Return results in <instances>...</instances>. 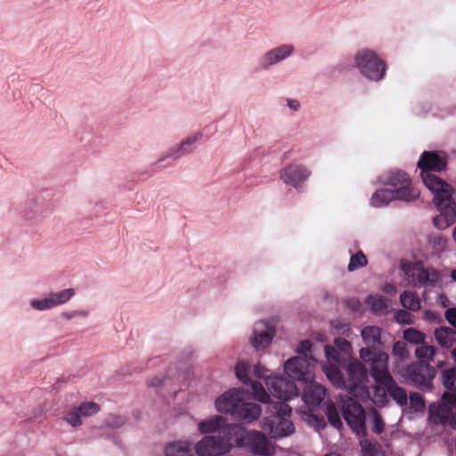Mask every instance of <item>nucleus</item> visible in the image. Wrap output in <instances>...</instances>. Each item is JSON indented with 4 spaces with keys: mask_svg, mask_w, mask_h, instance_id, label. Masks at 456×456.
Instances as JSON below:
<instances>
[{
    "mask_svg": "<svg viewBox=\"0 0 456 456\" xmlns=\"http://www.w3.org/2000/svg\"><path fill=\"white\" fill-rule=\"evenodd\" d=\"M418 167L420 169L421 178L426 187L434 194V203L446 220L444 227L454 221L456 210L452 199V186L439 176L431 172H441L447 167V156L442 151H425L419 157ZM439 217L434 218V224L438 228Z\"/></svg>",
    "mask_w": 456,
    "mask_h": 456,
    "instance_id": "f257e3e1",
    "label": "nucleus"
},
{
    "mask_svg": "<svg viewBox=\"0 0 456 456\" xmlns=\"http://www.w3.org/2000/svg\"><path fill=\"white\" fill-rule=\"evenodd\" d=\"M269 407L273 413L265 419L264 430L275 439L291 435L295 430L289 419L291 407L283 402L271 403Z\"/></svg>",
    "mask_w": 456,
    "mask_h": 456,
    "instance_id": "f03ea898",
    "label": "nucleus"
},
{
    "mask_svg": "<svg viewBox=\"0 0 456 456\" xmlns=\"http://www.w3.org/2000/svg\"><path fill=\"white\" fill-rule=\"evenodd\" d=\"M223 434L207 436L195 445L198 456H218L230 452L232 449V428L224 429Z\"/></svg>",
    "mask_w": 456,
    "mask_h": 456,
    "instance_id": "7ed1b4c3",
    "label": "nucleus"
},
{
    "mask_svg": "<svg viewBox=\"0 0 456 456\" xmlns=\"http://www.w3.org/2000/svg\"><path fill=\"white\" fill-rule=\"evenodd\" d=\"M361 359L370 365L371 377L378 384H384L392 380V376L388 371V354L381 350L372 348H362L359 352Z\"/></svg>",
    "mask_w": 456,
    "mask_h": 456,
    "instance_id": "20e7f679",
    "label": "nucleus"
},
{
    "mask_svg": "<svg viewBox=\"0 0 456 456\" xmlns=\"http://www.w3.org/2000/svg\"><path fill=\"white\" fill-rule=\"evenodd\" d=\"M234 435L237 445L248 449L254 454L270 456L273 453V447L261 431L240 429Z\"/></svg>",
    "mask_w": 456,
    "mask_h": 456,
    "instance_id": "39448f33",
    "label": "nucleus"
},
{
    "mask_svg": "<svg viewBox=\"0 0 456 456\" xmlns=\"http://www.w3.org/2000/svg\"><path fill=\"white\" fill-rule=\"evenodd\" d=\"M354 60L361 73L370 80L379 81L383 77L386 64L375 52L369 49L360 50Z\"/></svg>",
    "mask_w": 456,
    "mask_h": 456,
    "instance_id": "423d86ee",
    "label": "nucleus"
},
{
    "mask_svg": "<svg viewBox=\"0 0 456 456\" xmlns=\"http://www.w3.org/2000/svg\"><path fill=\"white\" fill-rule=\"evenodd\" d=\"M406 381L415 387L425 389L431 387L436 370L428 362H414L402 370Z\"/></svg>",
    "mask_w": 456,
    "mask_h": 456,
    "instance_id": "0eeeda50",
    "label": "nucleus"
},
{
    "mask_svg": "<svg viewBox=\"0 0 456 456\" xmlns=\"http://www.w3.org/2000/svg\"><path fill=\"white\" fill-rule=\"evenodd\" d=\"M402 269L407 276L408 283L412 287L434 286L440 278L437 271L425 269L420 263H403Z\"/></svg>",
    "mask_w": 456,
    "mask_h": 456,
    "instance_id": "6e6552de",
    "label": "nucleus"
},
{
    "mask_svg": "<svg viewBox=\"0 0 456 456\" xmlns=\"http://www.w3.org/2000/svg\"><path fill=\"white\" fill-rule=\"evenodd\" d=\"M346 389L354 396L363 395L367 392L362 390L367 380V369L365 365L357 359L351 360L346 365Z\"/></svg>",
    "mask_w": 456,
    "mask_h": 456,
    "instance_id": "1a4fd4ad",
    "label": "nucleus"
},
{
    "mask_svg": "<svg viewBox=\"0 0 456 456\" xmlns=\"http://www.w3.org/2000/svg\"><path fill=\"white\" fill-rule=\"evenodd\" d=\"M343 417L347 425L359 436L367 435L365 427V411L355 400L349 398L345 401L342 406Z\"/></svg>",
    "mask_w": 456,
    "mask_h": 456,
    "instance_id": "9d476101",
    "label": "nucleus"
},
{
    "mask_svg": "<svg viewBox=\"0 0 456 456\" xmlns=\"http://www.w3.org/2000/svg\"><path fill=\"white\" fill-rule=\"evenodd\" d=\"M442 399L441 406L430 409V419L435 424L449 423L456 428V393L444 392Z\"/></svg>",
    "mask_w": 456,
    "mask_h": 456,
    "instance_id": "9b49d317",
    "label": "nucleus"
},
{
    "mask_svg": "<svg viewBox=\"0 0 456 456\" xmlns=\"http://www.w3.org/2000/svg\"><path fill=\"white\" fill-rule=\"evenodd\" d=\"M314 364L301 355L288 360L284 364L286 374L294 380L308 383L314 379Z\"/></svg>",
    "mask_w": 456,
    "mask_h": 456,
    "instance_id": "f8f14e48",
    "label": "nucleus"
},
{
    "mask_svg": "<svg viewBox=\"0 0 456 456\" xmlns=\"http://www.w3.org/2000/svg\"><path fill=\"white\" fill-rule=\"evenodd\" d=\"M265 385L269 392L276 398L286 403L297 396V387L294 381L286 377L273 376L268 377Z\"/></svg>",
    "mask_w": 456,
    "mask_h": 456,
    "instance_id": "ddd939ff",
    "label": "nucleus"
},
{
    "mask_svg": "<svg viewBox=\"0 0 456 456\" xmlns=\"http://www.w3.org/2000/svg\"><path fill=\"white\" fill-rule=\"evenodd\" d=\"M311 172L301 164H289L280 173V178L289 185L297 188L310 175Z\"/></svg>",
    "mask_w": 456,
    "mask_h": 456,
    "instance_id": "4468645a",
    "label": "nucleus"
},
{
    "mask_svg": "<svg viewBox=\"0 0 456 456\" xmlns=\"http://www.w3.org/2000/svg\"><path fill=\"white\" fill-rule=\"evenodd\" d=\"M241 400V390L233 388L226 391L216 400V408L218 411L230 413L233 417Z\"/></svg>",
    "mask_w": 456,
    "mask_h": 456,
    "instance_id": "2eb2a0df",
    "label": "nucleus"
},
{
    "mask_svg": "<svg viewBox=\"0 0 456 456\" xmlns=\"http://www.w3.org/2000/svg\"><path fill=\"white\" fill-rule=\"evenodd\" d=\"M326 396V388L315 382L308 381L304 387L302 400L308 407H315L321 404ZM311 410V408H309Z\"/></svg>",
    "mask_w": 456,
    "mask_h": 456,
    "instance_id": "dca6fc26",
    "label": "nucleus"
},
{
    "mask_svg": "<svg viewBox=\"0 0 456 456\" xmlns=\"http://www.w3.org/2000/svg\"><path fill=\"white\" fill-rule=\"evenodd\" d=\"M253 335L254 337L251 338L253 346L256 349L265 348L271 344L274 330L265 322H258L255 323Z\"/></svg>",
    "mask_w": 456,
    "mask_h": 456,
    "instance_id": "f3484780",
    "label": "nucleus"
},
{
    "mask_svg": "<svg viewBox=\"0 0 456 456\" xmlns=\"http://www.w3.org/2000/svg\"><path fill=\"white\" fill-rule=\"evenodd\" d=\"M261 412L262 409L259 404L256 403H246L241 400L238 409H236L234 412L233 418L244 423H251L260 417Z\"/></svg>",
    "mask_w": 456,
    "mask_h": 456,
    "instance_id": "a211bd4d",
    "label": "nucleus"
},
{
    "mask_svg": "<svg viewBox=\"0 0 456 456\" xmlns=\"http://www.w3.org/2000/svg\"><path fill=\"white\" fill-rule=\"evenodd\" d=\"M382 333V329L378 326H365L361 331L362 340L367 346L365 348L380 350V348L383 346Z\"/></svg>",
    "mask_w": 456,
    "mask_h": 456,
    "instance_id": "6ab92c4d",
    "label": "nucleus"
},
{
    "mask_svg": "<svg viewBox=\"0 0 456 456\" xmlns=\"http://www.w3.org/2000/svg\"><path fill=\"white\" fill-rule=\"evenodd\" d=\"M362 390H365L367 393L363 395H357L356 397H360L362 399L368 398L379 407L385 406L388 402V389L381 384L377 383L376 386H372L370 387L365 386Z\"/></svg>",
    "mask_w": 456,
    "mask_h": 456,
    "instance_id": "aec40b11",
    "label": "nucleus"
},
{
    "mask_svg": "<svg viewBox=\"0 0 456 456\" xmlns=\"http://www.w3.org/2000/svg\"><path fill=\"white\" fill-rule=\"evenodd\" d=\"M293 50L294 48L292 45H283L269 51L265 53L263 59L262 66L264 68H267L270 65L275 64L284 60L286 57L292 53Z\"/></svg>",
    "mask_w": 456,
    "mask_h": 456,
    "instance_id": "412c9836",
    "label": "nucleus"
},
{
    "mask_svg": "<svg viewBox=\"0 0 456 456\" xmlns=\"http://www.w3.org/2000/svg\"><path fill=\"white\" fill-rule=\"evenodd\" d=\"M435 338L443 347L450 348L456 343V330L450 327L436 329Z\"/></svg>",
    "mask_w": 456,
    "mask_h": 456,
    "instance_id": "4be33fe9",
    "label": "nucleus"
},
{
    "mask_svg": "<svg viewBox=\"0 0 456 456\" xmlns=\"http://www.w3.org/2000/svg\"><path fill=\"white\" fill-rule=\"evenodd\" d=\"M322 370L327 376L328 379L337 387H343L346 389V381L342 372L339 370L338 364H323Z\"/></svg>",
    "mask_w": 456,
    "mask_h": 456,
    "instance_id": "5701e85b",
    "label": "nucleus"
},
{
    "mask_svg": "<svg viewBox=\"0 0 456 456\" xmlns=\"http://www.w3.org/2000/svg\"><path fill=\"white\" fill-rule=\"evenodd\" d=\"M383 386L388 389V395L400 405L405 406L408 402V395L405 389L399 387L392 378L391 381H387Z\"/></svg>",
    "mask_w": 456,
    "mask_h": 456,
    "instance_id": "b1692460",
    "label": "nucleus"
},
{
    "mask_svg": "<svg viewBox=\"0 0 456 456\" xmlns=\"http://www.w3.org/2000/svg\"><path fill=\"white\" fill-rule=\"evenodd\" d=\"M394 192L395 200L404 201H412L418 199L420 194L419 191L412 186L411 181L406 183L397 189H395Z\"/></svg>",
    "mask_w": 456,
    "mask_h": 456,
    "instance_id": "393cba45",
    "label": "nucleus"
},
{
    "mask_svg": "<svg viewBox=\"0 0 456 456\" xmlns=\"http://www.w3.org/2000/svg\"><path fill=\"white\" fill-rule=\"evenodd\" d=\"M410 181L408 174L402 170L389 171L384 176V183L395 189L403 186Z\"/></svg>",
    "mask_w": 456,
    "mask_h": 456,
    "instance_id": "a878e982",
    "label": "nucleus"
},
{
    "mask_svg": "<svg viewBox=\"0 0 456 456\" xmlns=\"http://www.w3.org/2000/svg\"><path fill=\"white\" fill-rule=\"evenodd\" d=\"M166 456H193L191 444L188 442L178 441L168 444L165 450Z\"/></svg>",
    "mask_w": 456,
    "mask_h": 456,
    "instance_id": "bb28decb",
    "label": "nucleus"
},
{
    "mask_svg": "<svg viewBox=\"0 0 456 456\" xmlns=\"http://www.w3.org/2000/svg\"><path fill=\"white\" fill-rule=\"evenodd\" d=\"M395 192L391 189H381L375 191L370 199L371 206L380 208L387 205L392 200H395Z\"/></svg>",
    "mask_w": 456,
    "mask_h": 456,
    "instance_id": "cd10ccee",
    "label": "nucleus"
},
{
    "mask_svg": "<svg viewBox=\"0 0 456 456\" xmlns=\"http://www.w3.org/2000/svg\"><path fill=\"white\" fill-rule=\"evenodd\" d=\"M400 302L402 305L411 311L416 312L420 309V300L419 297L411 291H404L400 296Z\"/></svg>",
    "mask_w": 456,
    "mask_h": 456,
    "instance_id": "c85d7f7f",
    "label": "nucleus"
},
{
    "mask_svg": "<svg viewBox=\"0 0 456 456\" xmlns=\"http://www.w3.org/2000/svg\"><path fill=\"white\" fill-rule=\"evenodd\" d=\"M201 134H197L191 137H188L185 141L182 142L177 149H173L169 154L171 157H179L181 155L189 153L193 149V143L201 138Z\"/></svg>",
    "mask_w": 456,
    "mask_h": 456,
    "instance_id": "c756f323",
    "label": "nucleus"
},
{
    "mask_svg": "<svg viewBox=\"0 0 456 456\" xmlns=\"http://www.w3.org/2000/svg\"><path fill=\"white\" fill-rule=\"evenodd\" d=\"M224 419L221 416H215L210 419L202 420L199 423V430L203 433L216 432L223 424Z\"/></svg>",
    "mask_w": 456,
    "mask_h": 456,
    "instance_id": "7c9ffc66",
    "label": "nucleus"
},
{
    "mask_svg": "<svg viewBox=\"0 0 456 456\" xmlns=\"http://www.w3.org/2000/svg\"><path fill=\"white\" fill-rule=\"evenodd\" d=\"M415 354L420 362L432 361L436 354L434 346L428 345L426 341L422 342L415 350Z\"/></svg>",
    "mask_w": 456,
    "mask_h": 456,
    "instance_id": "2f4dec72",
    "label": "nucleus"
},
{
    "mask_svg": "<svg viewBox=\"0 0 456 456\" xmlns=\"http://www.w3.org/2000/svg\"><path fill=\"white\" fill-rule=\"evenodd\" d=\"M368 304L370 305L371 310L374 313H383L387 310V297L380 295H370L367 300Z\"/></svg>",
    "mask_w": 456,
    "mask_h": 456,
    "instance_id": "473e14b6",
    "label": "nucleus"
},
{
    "mask_svg": "<svg viewBox=\"0 0 456 456\" xmlns=\"http://www.w3.org/2000/svg\"><path fill=\"white\" fill-rule=\"evenodd\" d=\"M250 368L251 366L249 363L242 361L238 362L235 367V373L237 378L245 385H248L251 381L249 377Z\"/></svg>",
    "mask_w": 456,
    "mask_h": 456,
    "instance_id": "72a5a7b5",
    "label": "nucleus"
},
{
    "mask_svg": "<svg viewBox=\"0 0 456 456\" xmlns=\"http://www.w3.org/2000/svg\"><path fill=\"white\" fill-rule=\"evenodd\" d=\"M442 378L444 386L451 390V393H456V367L444 370Z\"/></svg>",
    "mask_w": 456,
    "mask_h": 456,
    "instance_id": "f704fd0d",
    "label": "nucleus"
},
{
    "mask_svg": "<svg viewBox=\"0 0 456 456\" xmlns=\"http://www.w3.org/2000/svg\"><path fill=\"white\" fill-rule=\"evenodd\" d=\"M75 295L73 289H66L50 295L53 306L65 304Z\"/></svg>",
    "mask_w": 456,
    "mask_h": 456,
    "instance_id": "c9c22d12",
    "label": "nucleus"
},
{
    "mask_svg": "<svg viewBox=\"0 0 456 456\" xmlns=\"http://www.w3.org/2000/svg\"><path fill=\"white\" fill-rule=\"evenodd\" d=\"M76 409L77 410L81 417H89L99 412L101 407L98 403L94 402H86L77 406Z\"/></svg>",
    "mask_w": 456,
    "mask_h": 456,
    "instance_id": "e433bc0d",
    "label": "nucleus"
},
{
    "mask_svg": "<svg viewBox=\"0 0 456 456\" xmlns=\"http://www.w3.org/2000/svg\"><path fill=\"white\" fill-rule=\"evenodd\" d=\"M326 416L330 425L334 428H339L342 426V421L339 413L333 403H330L326 406Z\"/></svg>",
    "mask_w": 456,
    "mask_h": 456,
    "instance_id": "4c0bfd02",
    "label": "nucleus"
},
{
    "mask_svg": "<svg viewBox=\"0 0 456 456\" xmlns=\"http://www.w3.org/2000/svg\"><path fill=\"white\" fill-rule=\"evenodd\" d=\"M251 389L253 391L254 398L261 403H267L270 396L268 393L264 388L263 385L258 381H251L249 382Z\"/></svg>",
    "mask_w": 456,
    "mask_h": 456,
    "instance_id": "58836bf2",
    "label": "nucleus"
},
{
    "mask_svg": "<svg viewBox=\"0 0 456 456\" xmlns=\"http://www.w3.org/2000/svg\"><path fill=\"white\" fill-rule=\"evenodd\" d=\"M251 389L253 391L254 398L261 403H267L270 396L268 393L264 388L263 385L258 381H251L249 382Z\"/></svg>",
    "mask_w": 456,
    "mask_h": 456,
    "instance_id": "ea45409f",
    "label": "nucleus"
},
{
    "mask_svg": "<svg viewBox=\"0 0 456 456\" xmlns=\"http://www.w3.org/2000/svg\"><path fill=\"white\" fill-rule=\"evenodd\" d=\"M367 263L368 261L365 255L362 251H359L351 256L347 269L349 272H353L358 268L365 266Z\"/></svg>",
    "mask_w": 456,
    "mask_h": 456,
    "instance_id": "a19ab883",
    "label": "nucleus"
},
{
    "mask_svg": "<svg viewBox=\"0 0 456 456\" xmlns=\"http://www.w3.org/2000/svg\"><path fill=\"white\" fill-rule=\"evenodd\" d=\"M403 338H405V340L412 344L420 345L422 342L425 341L426 336L424 333L417 330L409 329L404 331Z\"/></svg>",
    "mask_w": 456,
    "mask_h": 456,
    "instance_id": "79ce46f5",
    "label": "nucleus"
},
{
    "mask_svg": "<svg viewBox=\"0 0 456 456\" xmlns=\"http://www.w3.org/2000/svg\"><path fill=\"white\" fill-rule=\"evenodd\" d=\"M325 354L328 361L327 364H340V352L331 346H325Z\"/></svg>",
    "mask_w": 456,
    "mask_h": 456,
    "instance_id": "37998d69",
    "label": "nucleus"
},
{
    "mask_svg": "<svg viewBox=\"0 0 456 456\" xmlns=\"http://www.w3.org/2000/svg\"><path fill=\"white\" fill-rule=\"evenodd\" d=\"M81 418L76 407L71 408L64 416V419L72 427L82 425Z\"/></svg>",
    "mask_w": 456,
    "mask_h": 456,
    "instance_id": "c03bdc74",
    "label": "nucleus"
},
{
    "mask_svg": "<svg viewBox=\"0 0 456 456\" xmlns=\"http://www.w3.org/2000/svg\"><path fill=\"white\" fill-rule=\"evenodd\" d=\"M373 425L371 430L373 433L380 435L384 431L385 423L381 415L377 410L373 409L371 411Z\"/></svg>",
    "mask_w": 456,
    "mask_h": 456,
    "instance_id": "a18cd8bd",
    "label": "nucleus"
},
{
    "mask_svg": "<svg viewBox=\"0 0 456 456\" xmlns=\"http://www.w3.org/2000/svg\"><path fill=\"white\" fill-rule=\"evenodd\" d=\"M411 408L416 411H422L425 407L424 400L419 393H411L409 396Z\"/></svg>",
    "mask_w": 456,
    "mask_h": 456,
    "instance_id": "49530a36",
    "label": "nucleus"
},
{
    "mask_svg": "<svg viewBox=\"0 0 456 456\" xmlns=\"http://www.w3.org/2000/svg\"><path fill=\"white\" fill-rule=\"evenodd\" d=\"M393 354L398 356L400 359H404L408 356L406 343L404 341H396L393 346Z\"/></svg>",
    "mask_w": 456,
    "mask_h": 456,
    "instance_id": "de8ad7c7",
    "label": "nucleus"
},
{
    "mask_svg": "<svg viewBox=\"0 0 456 456\" xmlns=\"http://www.w3.org/2000/svg\"><path fill=\"white\" fill-rule=\"evenodd\" d=\"M31 305L37 310H46L54 307L50 296L46 298L32 300Z\"/></svg>",
    "mask_w": 456,
    "mask_h": 456,
    "instance_id": "09e8293b",
    "label": "nucleus"
},
{
    "mask_svg": "<svg viewBox=\"0 0 456 456\" xmlns=\"http://www.w3.org/2000/svg\"><path fill=\"white\" fill-rule=\"evenodd\" d=\"M125 422L126 419L119 415H110L105 420L106 425L113 428H118L122 427Z\"/></svg>",
    "mask_w": 456,
    "mask_h": 456,
    "instance_id": "8fccbe9b",
    "label": "nucleus"
},
{
    "mask_svg": "<svg viewBox=\"0 0 456 456\" xmlns=\"http://www.w3.org/2000/svg\"><path fill=\"white\" fill-rule=\"evenodd\" d=\"M312 343L309 340H303L299 343L297 346V352L302 354V357L307 359L309 354L311 353Z\"/></svg>",
    "mask_w": 456,
    "mask_h": 456,
    "instance_id": "3c124183",
    "label": "nucleus"
},
{
    "mask_svg": "<svg viewBox=\"0 0 456 456\" xmlns=\"http://www.w3.org/2000/svg\"><path fill=\"white\" fill-rule=\"evenodd\" d=\"M446 321L456 329V307L448 308L444 313Z\"/></svg>",
    "mask_w": 456,
    "mask_h": 456,
    "instance_id": "603ef678",
    "label": "nucleus"
},
{
    "mask_svg": "<svg viewBox=\"0 0 456 456\" xmlns=\"http://www.w3.org/2000/svg\"><path fill=\"white\" fill-rule=\"evenodd\" d=\"M395 320L400 323H410L411 314L405 310H399L395 313Z\"/></svg>",
    "mask_w": 456,
    "mask_h": 456,
    "instance_id": "864d4df0",
    "label": "nucleus"
},
{
    "mask_svg": "<svg viewBox=\"0 0 456 456\" xmlns=\"http://www.w3.org/2000/svg\"><path fill=\"white\" fill-rule=\"evenodd\" d=\"M253 372H254V375L259 379H266L269 377V376H267L268 370L259 363L256 364L254 366Z\"/></svg>",
    "mask_w": 456,
    "mask_h": 456,
    "instance_id": "5fc2aeb1",
    "label": "nucleus"
},
{
    "mask_svg": "<svg viewBox=\"0 0 456 456\" xmlns=\"http://www.w3.org/2000/svg\"><path fill=\"white\" fill-rule=\"evenodd\" d=\"M362 452L364 456H375L374 446L371 444L362 446Z\"/></svg>",
    "mask_w": 456,
    "mask_h": 456,
    "instance_id": "6e6d98bb",
    "label": "nucleus"
},
{
    "mask_svg": "<svg viewBox=\"0 0 456 456\" xmlns=\"http://www.w3.org/2000/svg\"><path fill=\"white\" fill-rule=\"evenodd\" d=\"M435 246L440 249L443 250L446 246V240L442 237L435 238Z\"/></svg>",
    "mask_w": 456,
    "mask_h": 456,
    "instance_id": "4d7b16f0",
    "label": "nucleus"
},
{
    "mask_svg": "<svg viewBox=\"0 0 456 456\" xmlns=\"http://www.w3.org/2000/svg\"><path fill=\"white\" fill-rule=\"evenodd\" d=\"M384 292L388 294H394L396 292V288L395 285L387 283L383 288Z\"/></svg>",
    "mask_w": 456,
    "mask_h": 456,
    "instance_id": "13d9d810",
    "label": "nucleus"
},
{
    "mask_svg": "<svg viewBox=\"0 0 456 456\" xmlns=\"http://www.w3.org/2000/svg\"><path fill=\"white\" fill-rule=\"evenodd\" d=\"M288 105L290 109H292L294 110H297L300 106L299 102L296 100L288 101Z\"/></svg>",
    "mask_w": 456,
    "mask_h": 456,
    "instance_id": "bf43d9fd",
    "label": "nucleus"
},
{
    "mask_svg": "<svg viewBox=\"0 0 456 456\" xmlns=\"http://www.w3.org/2000/svg\"><path fill=\"white\" fill-rule=\"evenodd\" d=\"M163 380L159 378H153L149 381L151 387H159L162 384Z\"/></svg>",
    "mask_w": 456,
    "mask_h": 456,
    "instance_id": "052dcab7",
    "label": "nucleus"
},
{
    "mask_svg": "<svg viewBox=\"0 0 456 456\" xmlns=\"http://www.w3.org/2000/svg\"><path fill=\"white\" fill-rule=\"evenodd\" d=\"M63 316L65 318H67V319H71L73 317L77 316V311H73V312H70V313H64Z\"/></svg>",
    "mask_w": 456,
    "mask_h": 456,
    "instance_id": "680f3d73",
    "label": "nucleus"
},
{
    "mask_svg": "<svg viewBox=\"0 0 456 456\" xmlns=\"http://www.w3.org/2000/svg\"><path fill=\"white\" fill-rule=\"evenodd\" d=\"M87 315V312L86 311H77V316L86 317Z\"/></svg>",
    "mask_w": 456,
    "mask_h": 456,
    "instance_id": "e2e57ef3",
    "label": "nucleus"
},
{
    "mask_svg": "<svg viewBox=\"0 0 456 456\" xmlns=\"http://www.w3.org/2000/svg\"><path fill=\"white\" fill-rule=\"evenodd\" d=\"M325 456H341V455L337 452H330V453L326 454Z\"/></svg>",
    "mask_w": 456,
    "mask_h": 456,
    "instance_id": "0e129e2a",
    "label": "nucleus"
},
{
    "mask_svg": "<svg viewBox=\"0 0 456 456\" xmlns=\"http://www.w3.org/2000/svg\"><path fill=\"white\" fill-rule=\"evenodd\" d=\"M452 278L456 281V269L452 272Z\"/></svg>",
    "mask_w": 456,
    "mask_h": 456,
    "instance_id": "69168bd1",
    "label": "nucleus"
},
{
    "mask_svg": "<svg viewBox=\"0 0 456 456\" xmlns=\"http://www.w3.org/2000/svg\"><path fill=\"white\" fill-rule=\"evenodd\" d=\"M452 354L453 358L456 360V348L452 350Z\"/></svg>",
    "mask_w": 456,
    "mask_h": 456,
    "instance_id": "338daca9",
    "label": "nucleus"
},
{
    "mask_svg": "<svg viewBox=\"0 0 456 456\" xmlns=\"http://www.w3.org/2000/svg\"><path fill=\"white\" fill-rule=\"evenodd\" d=\"M453 238L456 240V225H455V228L453 230Z\"/></svg>",
    "mask_w": 456,
    "mask_h": 456,
    "instance_id": "774afa93",
    "label": "nucleus"
}]
</instances>
